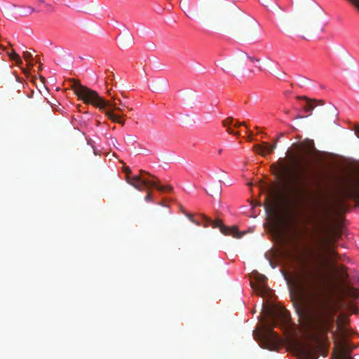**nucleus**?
Wrapping results in <instances>:
<instances>
[{
  "label": "nucleus",
  "mask_w": 359,
  "mask_h": 359,
  "mask_svg": "<svg viewBox=\"0 0 359 359\" xmlns=\"http://www.w3.org/2000/svg\"><path fill=\"white\" fill-rule=\"evenodd\" d=\"M117 100L116 97H115L114 96L111 97V100H106L107 102H112V103H115L116 104V108H120L119 107H117V104L118 103L116 102V100Z\"/></svg>",
  "instance_id": "5701e85b"
},
{
  "label": "nucleus",
  "mask_w": 359,
  "mask_h": 359,
  "mask_svg": "<svg viewBox=\"0 0 359 359\" xmlns=\"http://www.w3.org/2000/svg\"><path fill=\"white\" fill-rule=\"evenodd\" d=\"M23 57L29 63V66H33V65L31 63V61L33 60L32 53L28 51H25L23 53Z\"/></svg>",
  "instance_id": "6ab92c4d"
},
{
  "label": "nucleus",
  "mask_w": 359,
  "mask_h": 359,
  "mask_svg": "<svg viewBox=\"0 0 359 359\" xmlns=\"http://www.w3.org/2000/svg\"><path fill=\"white\" fill-rule=\"evenodd\" d=\"M29 10H30V12H31V13H32V12H34V11H35L34 8H32V7H29Z\"/></svg>",
  "instance_id": "72a5a7b5"
},
{
  "label": "nucleus",
  "mask_w": 359,
  "mask_h": 359,
  "mask_svg": "<svg viewBox=\"0 0 359 359\" xmlns=\"http://www.w3.org/2000/svg\"><path fill=\"white\" fill-rule=\"evenodd\" d=\"M241 126H245V127H246L245 122H241H241L237 121V122L236 123V124L234 125V126H235V127H236V128H238V127H240Z\"/></svg>",
  "instance_id": "a878e982"
},
{
  "label": "nucleus",
  "mask_w": 359,
  "mask_h": 359,
  "mask_svg": "<svg viewBox=\"0 0 359 359\" xmlns=\"http://www.w3.org/2000/svg\"><path fill=\"white\" fill-rule=\"evenodd\" d=\"M110 90H107V94H108L109 95H110Z\"/></svg>",
  "instance_id": "f704fd0d"
},
{
  "label": "nucleus",
  "mask_w": 359,
  "mask_h": 359,
  "mask_svg": "<svg viewBox=\"0 0 359 359\" xmlns=\"http://www.w3.org/2000/svg\"><path fill=\"white\" fill-rule=\"evenodd\" d=\"M334 359H353L350 354L349 351H344L337 354Z\"/></svg>",
  "instance_id": "a211bd4d"
},
{
  "label": "nucleus",
  "mask_w": 359,
  "mask_h": 359,
  "mask_svg": "<svg viewBox=\"0 0 359 359\" xmlns=\"http://www.w3.org/2000/svg\"><path fill=\"white\" fill-rule=\"evenodd\" d=\"M254 280H251V287L255 290L259 296H264L267 293L268 288L266 287V278L265 276L257 272L253 273Z\"/></svg>",
  "instance_id": "0eeeda50"
},
{
  "label": "nucleus",
  "mask_w": 359,
  "mask_h": 359,
  "mask_svg": "<svg viewBox=\"0 0 359 359\" xmlns=\"http://www.w3.org/2000/svg\"><path fill=\"white\" fill-rule=\"evenodd\" d=\"M297 99L299 100H304L305 104L302 107L303 110L308 113L307 115L304 116V117L309 116L311 114V111L314 109V108L318 105H323L324 101L322 100H311L309 99L306 96H297ZM304 118L303 116H298L296 118Z\"/></svg>",
  "instance_id": "6e6552de"
},
{
  "label": "nucleus",
  "mask_w": 359,
  "mask_h": 359,
  "mask_svg": "<svg viewBox=\"0 0 359 359\" xmlns=\"http://www.w3.org/2000/svg\"><path fill=\"white\" fill-rule=\"evenodd\" d=\"M37 1H38L39 3H43V1H41V0H37Z\"/></svg>",
  "instance_id": "c9c22d12"
},
{
  "label": "nucleus",
  "mask_w": 359,
  "mask_h": 359,
  "mask_svg": "<svg viewBox=\"0 0 359 359\" xmlns=\"http://www.w3.org/2000/svg\"><path fill=\"white\" fill-rule=\"evenodd\" d=\"M133 43V37L130 34L127 33L126 34L123 36L122 41H121L122 46H126Z\"/></svg>",
  "instance_id": "2eb2a0df"
},
{
  "label": "nucleus",
  "mask_w": 359,
  "mask_h": 359,
  "mask_svg": "<svg viewBox=\"0 0 359 359\" xmlns=\"http://www.w3.org/2000/svg\"><path fill=\"white\" fill-rule=\"evenodd\" d=\"M233 117H228L227 118H226L225 120H224L222 121V125L224 126V127H227V129H226V131L230 133V134H233V135H240L239 133L238 132H233L229 127V126L231 125L232 123H233Z\"/></svg>",
  "instance_id": "4468645a"
},
{
  "label": "nucleus",
  "mask_w": 359,
  "mask_h": 359,
  "mask_svg": "<svg viewBox=\"0 0 359 359\" xmlns=\"http://www.w3.org/2000/svg\"><path fill=\"white\" fill-rule=\"evenodd\" d=\"M283 318H284L285 320H287V312H285L283 313Z\"/></svg>",
  "instance_id": "2f4dec72"
},
{
  "label": "nucleus",
  "mask_w": 359,
  "mask_h": 359,
  "mask_svg": "<svg viewBox=\"0 0 359 359\" xmlns=\"http://www.w3.org/2000/svg\"><path fill=\"white\" fill-rule=\"evenodd\" d=\"M354 131L357 137L359 138V125H355L354 127Z\"/></svg>",
  "instance_id": "393cba45"
},
{
  "label": "nucleus",
  "mask_w": 359,
  "mask_h": 359,
  "mask_svg": "<svg viewBox=\"0 0 359 359\" xmlns=\"http://www.w3.org/2000/svg\"><path fill=\"white\" fill-rule=\"evenodd\" d=\"M8 54L11 60L15 62V63L18 65H20L21 64H22V60L21 57L14 50H13L11 53H9Z\"/></svg>",
  "instance_id": "dca6fc26"
},
{
  "label": "nucleus",
  "mask_w": 359,
  "mask_h": 359,
  "mask_svg": "<svg viewBox=\"0 0 359 359\" xmlns=\"http://www.w3.org/2000/svg\"><path fill=\"white\" fill-rule=\"evenodd\" d=\"M70 81L72 82L71 88L84 104H91L104 112L107 110L106 108L109 107H114L115 109L121 110V108L116 107L115 103L107 102L106 100L99 95L97 92L83 86L79 81L72 79Z\"/></svg>",
  "instance_id": "7ed1b4c3"
},
{
  "label": "nucleus",
  "mask_w": 359,
  "mask_h": 359,
  "mask_svg": "<svg viewBox=\"0 0 359 359\" xmlns=\"http://www.w3.org/2000/svg\"><path fill=\"white\" fill-rule=\"evenodd\" d=\"M285 76V72H282V73H279L278 74V78L279 79H283L284 78V76Z\"/></svg>",
  "instance_id": "bb28decb"
},
{
  "label": "nucleus",
  "mask_w": 359,
  "mask_h": 359,
  "mask_svg": "<svg viewBox=\"0 0 359 359\" xmlns=\"http://www.w3.org/2000/svg\"><path fill=\"white\" fill-rule=\"evenodd\" d=\"M126 142L128 144H134L136 142V137L133 135H128L126 139Z\"/></svg>",
  "instance_id": "aec40b11"
},
{
  "label": "nucleus",
  "mask_w": 359,
  "mask_h": 359,
  "mask_svg": "<svg viewBox=\"0 0 359 359\" xmlns=\"http://www.w3.org/2000/svg\"><path fill=\"white\" fill-rule=\"evenodd\" d=\"M278 161V165H273L272 167L276 170L278 178L285 184L292 196L290 201L292 209L283 215H279L273 203L269 201L268 197L266 198L264 208L266 213L273 217L278 225L287 229L298 231L302 224L306 225L311 220L310 217L303 214L302 204V202L316 196V192L311 189V186L318 187L319 183L316 177H312L311 180L309 181L307 175L304 173L294 175L285 160L280 158Z\"/></svg>",
  "instance_id": "f03ea898"
},
{
  "label": "nucleus",
  "mask_w": 359,
  "mask_h": 359,
  "mask_svg": "<svg viewBox=\"0 0 359 359\" xmlns=\"http://www.w3.org/2000/svg\"><path fill=\"white\" fill-rule=\"evenodd\" d=\"M359 11V0H347Z\"/></svg>",
  "instance_id": "412c9836"
},
{
  "label": "nucleus",
  "mask_w": 359,
  "mask_h": 359,
  "mask_svg": "<svg viewBox=\"0 0 359 359\" xmlns=\"http://www.w3.org/2000/svg\"><path fill=\"white\" fill-rule=\"evenodd\" d=\"M205 222V226L212 225L213 228H219L221 232L224 235H231L233 237L239 238L241 236L238 233V230L236 226L228 227L222 224L219 219L212 221L208 217H204Z\"/></svg>",
  "instance_id": "423d86ee"
},
{
  "label": "nucleus",
  "mask_w": 359,
  "mask_h": 359,
  "mask_svg": "<svg viewBox=\"0 0 359 359\" xmlns=\"http://www.w3.org/2000/svg\"><path fill=\"white\" fill-rule=\"evenodd\" d=\"M118 102V104L121 105V106H123V104L122 103L121 100L120 99H117Z\"/></svg>",
  "instance_id": "473e14b6"
},
{
  "label": "nucleus",
  "mask_w": 359,
  "mask_h": 359,
  "mask_svg": "<svg viewBox=\"0 0 359 359\" xmlns=\"http://www.w3.org/2000/svg\"><path fill=\"white\" fill-rule=\"evenodd\" d=\"M333 243L330 238H320L316 245L318 266L310 269L304 267L300 271L298 280L306 297L305 304L299 302L297 294H290L299 304L297 312L307 320L317 339L320 335L327 337V333L332 332L336 313L328 292L329 289L335 287L336 284L333 277L328 276L325 271L329 269L337 274V283L341 287L348 278L347 267L340 265L337 268L335 266L341 256L335 250Z\"/></svg>",
  "instance_id": "f257e3e1"
},
{
  "label": "nucleus",
  "mask_w": 359,
  "mask_h": 359,
  "mask_svg": "<svg viewBox=\"0 0 359 359\" xmlns=\"http://www.w3.org/2000/svg\"><path fill=\"white\" fill-rule=\"evenodd\" d=\"M140 172V175H135L133 177H128L127 180V182L134 187L136 189L143 191L144 189H149L151 187H156L158 191L162 192L171 191L172 190V187L170 185L159 186L156 181L149 180L144 176V175L151 176L153 179H155L156 177L150 175L147 171L141 170Z\"/></svg>",
  "instance_id": "20e7f679"
},
{
  "label": "nucleus",
  "mask_w": 359,
  "mask_h": 359,
  "mask_svg": "<svg viewBox=\"0 0 359 359\" xmlns=\"http://www.w3.org/2000/svg\"><path fill=\"white\" fill-rule=\"evenodd\" d=\"M276 147V143L270 145L268 142H263L262 144H255L253 150L262 156H265L266 153H272Z\"/></svg>",
  "instance_id": "9d476101"
},
{
  "label": "nucleus",
  "mask_w": 359,
  "mask_h": 359,
  "mask_svg": "<svg viewBox=\"0 0 359 359\" xmlns=\"http://www.w3.org/2000/svg\"><path fill=\"white\" fill-rule=\"evenodd\" d=\"M346 296L357 299L359 297V290L353 287H348L344 291Z\"/></svg>",
  "instance_id": "ddd939ff"
},
{
  "label": "nucleus",
  "mask_w": 359,
  "mask_h": 359,
  "mask_svg": "<svg viewBox=\"0 0 359 359\" xmlns=\"http://www.w3.org/2000/svg\"><path fill=\"white\" fill-rule=\"evenodd\" d=\"M209 189L210 191L209 194L211 195L212 196H213L214 195H220L222 193V182L218 181L212 183L211 184H210Z\"/></svg>",
  "instance_id": "f8f14e48"
},
{
  "label": "nucleus",
  "mask_w": 359,
  "mask_h": 359,
  "mask_svg": "<svg viewBox=\"0 0 359 359\" xmlns=\"http://www.w3.org/2000/svg\"><path fill=\"white\" fill-rule=\"evenodd\" d=\"M222 149H220L219 150V154H221V153H222Z\"/></svg>",
  "instance_id": "e433bc0d"
},
{
  "label": "nucleus",
  "mask_w": 359,
  "mask_h": 359,
  "mask_svg": "<svg viewBox=\"0 0 359 359\" xmlns=\"http://www.w3.org/2000/svg\"><path fill=\"white\" fill-rule=\"evenodd\" d=\"M276 325V320L273 319L263 326V330L260 333L262 340L266 344V347L270 349L277 346L280 343L278 334L273 330Z\"/></svg>",
  "instance_id": "39448f33"
},
{
  "label": "nucleus",
  "mask_w": 359,
  "mask_h": 359,
  "mask_svg": "<svg viewBox=\"0 0 359 359\" xmlns=\"http://www.w3.org/2000/svg\"><path fill=\"white\" fill-rule=\"evenodd\" d=\"M189 218L190 219V220H191L192 222H194V223L196 224L197 225H198V223L197 222H196V221L193 219V217H192V216H191V215H189Z\"/></svg>",
  "instance_id": "c756f323"
},
{
  "label": "nucleus",
  "mask_w": 359,
  "mask_h": 359,
  "mask_svg": "<svg viewBox=\"0 0 359 359\" xmlns=\"http://www.w3.org/2000/svg\"><path fill=\"white\" fill-rule=\"evenodd\" d=\"M126 180H128V177H130V176H128V173L130 172V169L129 168H126ZM134 176H133L132 177H133Z\"/></svg>",
  "instance_id": "c85d7f7f"
},
{
  "label": "nucleus",
  "mask_w": 359,
  "mask_h": 359,
  "mask_svg": "<svg viewBox=\"0 0 359 359\" xmlns=\"http://www.w3.org/2000/svg\"><path fill=\"white\" fill-rule=\"evenodd\" d=\"M261 4L264 6H267V4H268V2H269V0H259Z\"/></svg>",
  "instance_id": "cd10ccee"
},
{
  "label": "nucleus",
  "mask_w": 359,
  "mask_h": 359,
  "mask_svg": "<svg viewBox=\"0 0 359 359\" xmlns=\"http://www.w3.org/2000/svg\"><path fill=\"white\" fill-rule=\"evenodd\" d=\"M348 177L359 175V160H352L348 164Z\"/></svg>",
  "instance_id": "9b49d317"
},
{
  "label": "nucleus",
  "mask_w": 359,
  "mask_h": 359,
  "mask_svg": "<svg viewBox=\"0 0 359 359\" xmlns=\"http://www.w3.org/2000/svg\"><path fill=\"white\" fill-rule=\"evenodd\" d=\"M111 107L112 109L105 110V116L112 122L124 126L126 121L122 118L123 115L115 114L114 111H116V109H115L114 107ZM117 111H122V109L121 108V110H117Z\"/></svg>",
  "instance_id": "1a4fd4ad"
},
{
  "label": "nucleus",
  "mask_w": 359,
  "mask_h": 359,
  "mask_svg": "<svg viewBox=\"0 0 359 359\" xmlns=\"http://www.w3.org/2000/svg\"><path fill=\"white\" fill-rule=\"evenodd\" d=\"M144 200L147 201H152L151 193L150 191L144 197Z\"/></svg>",
  "instance_id": "4be33fe9"
},
{
  "label": "nucleus",
  "mask_w": 359,
  "mask_h": 359,
  "mask_svg": "<svg viewBox=\"0 0 359 359\" xmlns=\"http://www.w3.org/2000/svg\"><path fill=\"white\" fill-rule=\"evenodd\" d=\"M302 354L306 359H317L311 348L303 350Z\"/></svg>",
  "instance_id": "f3484780"
},
{
  "label": "nucleus",
  "mask_w": 359,
  "mask_h": 359,
  "mask_svg": "<svg viewBox=\"0 0 359 359\" xmlns=\"http://www.w3.org/2000/svg\"><path fill=\"white\" fill-rule=\"evenodd\" d=\"M251 22H252V25H254V26H257V22L255 20H251Z\"/></svg>",
  "instance_id": "7c9ffc66"
},
{
  "label": "nucleus",
  "mask_w": 359,
  "mask_h": 359,
  "mask_svg": "<svg viewBox=\"0 0 359 359\" xmlns=\"http://www.w3.org/2000/svg\"><path fill=\"white\" fill-rule=\"evenodd\" d=\"M245 56H246V57H247V58H248L250 62H255V61H257V62H259V59H257V58H256V57H250V56H248V55H245Z\"/></svg>",
  "instance_id": "b1692460"
}]
</instances>
